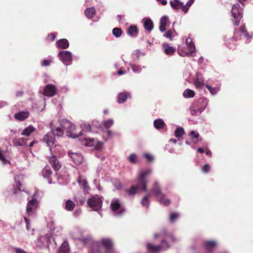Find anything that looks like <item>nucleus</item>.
I'll list each match as a JSON object with an SVG mask.
<instances>
[{"label": "nucleus", "instance_id": "1", "mask_svg": "<svg viewBox=\"0 0 253 253\" xmlns=\"http://www.w3.org/2000/svg\"><path fill=\"white\" fill-rule=\"evenodd\" d=\"M154 238H160L162 239V244L161 245L154 246L152 244L149 243L147 245V250L149 252L152 253H157L160 251H165L169 248V246L166 241V239L168 238H170L171 240L174 241L172 237L168 236L165 231H164L160 234H155Z\"/></svg>", "mask_w": 253, "mask_h": 253}, {"label": "nucleus", "instance_id": "2", "mask_svg": "<svg viewBox=\"0 0 253 253\" xmlns=\"http://www.w3.org/2000/svg\"><path fill=\"white\" fill-rule=\"evenodd\" d=\"M152 172L151 169H148L141 171L137 179V184L135 186H132L129 189L127 190V192L129 195H133L139 190H143L146 191L147 180L146 177Z\"/></svg>", "mask_w": 253, "mask_h": 253}, {"label": "nucleus", "instance_id": "3", "mask_svg": "<svg viewBox=\"0 0 253 253\" xmlns=\"http://www.w3.org/2000/svg\"><path fill=\"white\" fill-rule=\"evenodd\" d=\"M101 248H103L106 253H118L114 248L112 241L109 238H102L94 243L93 250L94 252L102 253Z\"/></svg>", "mask_w": 253, "mask_h": 253}, {"label": "nucleus", "instance_id": "4", "mask_svg": "<svg viewBox=\"0 0 253 253\" xmlns=\"http://www.w3.org/2000/svg\"><path fill=\"white\" fill-rule=\"evenodd\" d=\"M208 100L204 97H201L195 101L190 107L191 114L193 116H198L203 112L208 104Z\"/></svg>", "mask_w": 253, "mask_h": 253}, {"label": "nucleus", "instance_id": "5", "mask_svg": "<svg viewBox=\"0 0 253 253\" xmlns=\"http://www.w3.org/2000/svg\"><path fill=\"white\" fill-rule=\"evenodd\" d=\"M151 193V194L156 197L160 204L165 206H169L170 204V200L166 198L165 195L161 193L159 185L157 182H155L154 183Z\"/></svg>", "mask_w": 253, "mask_h": 253}, {"label": "nucleus", "instance_id": "6", "mask_svg": "<svg viewBox=\"0 0 253 253\" xmlns=\"http://www.w3.org/2000/svg\"><path fill=\"white\" fill-rule=\"evenodd\" d=\"M186 47L178 46L177 52L180 56L182 57L189 56L195 51L194 43L190 38L186 39Z\"/></svg>", "mask_w": 253, "mask_h": 253}, {"label": "nucleus", "instance_id": "7", "mask_svg": "<svg viewBox=\"0 0 253 253\" xmlns=\"http://www.w3.org/2000/svg\"><path fill=\"white\" fill-rule=\"evenodd\" d=\"M61 126L64 128L67 133V135L72 138H76L83 135L82 132H80L79 134L73 132L75 129V126L66 119H62L60 121Z\"/></svg>", "mask_w": 253, "mask_h": 253}, {"label": "nucleus", "instance_id": "8", "mask_svg": "<svg viewBox=\"0 0 253 253\" xmlns=\"http://www.w3.org/2000/svg\"><path fill=\"white\" fill-rule=\"evenodd\" d=\"M111 208L114 215L117 216H121L126 212L125 208L122 206L118 199H114L111 203Z\"/></svg>", "mask_w": 253, "mask_h": 253}, {"label": "nucleus", "instance_id": "9", "mask_svg": "<svg viewBox=\"0 0 253 253\" xmlns=\"http://www.w3.org/2000/svg\"><path fill=\"white\" fill-rule=\"evenodd\" d=\"M55 136L54 131L52 129L43 137V141L48 146L51 154L55 152V148L57 147V145L55 144Z\"/></svg>", "mask_w": 253, "mask_h": 253}, {"label": "nucleus", "instance_id": "10", "mask_svg": "<svg viewBox=\"0 0 253 253\" xmlns=\"http://www.w3.org/2000/svg\"><path fill=\"white\" fill-rule=\"evenodd\" d=\"M231 13L233 16L232 21L234 25L235 26H238L243 15V10L240 4L236 3L233 5Z\"/></svg>", "mask_w": 253, "mask_h": 253}, {"label": "nucleus", "instance_id": "11", "mask_svg": "<svg viewBox=\"0 0 253 253\" xmlns=\"http://www.w3.org/2000/svg\"><path fill=\"white\" fill-rule=\"evenodd\" d=\"M88 206L94 211L99 210L102 206V200L98 195H95L87 201Z\"/></svg>", "mask_w": 253, "mask_h": 253}, {"label": "nucleus", "instance_id": "12", "mask_svg": "<svg viewBox=\"0 0 253 253\" xmlns=\"http://www.w3.org/2000/svg\"><path fill=\"white\" fill-rule=\"evenodd\" d=\"M58 57L63 63L68 66L72 63V53L68 50L60 51L58 53Z\"/></svg>", "mask_w": 253, "mask_h": 253}, {"label": "nucleus", "instance_id": "13", "mask_svg": "<svg viewBox=\"0 0 253 253\" xmlns=\"http://www.w3.org/2000/svg\"><path fill=\"white\" fill-rule=\"evenodd\" d=\"M70 235L73 240H79L84 244H86L90 239V236L85 237L83 236L82 233L77 229L72 231Z\"/></svg>", "mask_w": 253, "mask_h": 253}, {"label": "nucleus", "instance_id": "14", "mask_svg": "<svg viewBox=\"0 0 253 253\" xmlns=\"http://www.w3.org/2000/svg\"><path fill=\"white\" fill-rule=\"evenodd\" d=\"M38 201L34 199H32L28 202L26 208V212L28 216L34 214L38 208Z\"/></svg>", "mask_w": 253, "mask_h": 253}, {"label": "nucleus", "instance_id": "15", "mask_svg": "<svg viewBox=\"0 0 253 253\" xmlns=\"http://www.w3.org/2000/svg\"><path fill=\"white\" fill-rule=\"evenodd\" d=\"M68 155L73 162L76 165H80L84 162L83 156L81 153L74 152H68Z\"/></svg>", "mask_w": 253, "mask_h": 253}, {"label": "nucleus", "instance_id": "16", "mask_svg": "<svg viewBox=\"0 0 253 253\" xmlns=\"http://www.w3.org/2000/svg\"><path fill=\"white\" fill-rule=\"evenodd\" d=\"M53 237H50L49 235L41 236L37 239V245L41 248L45 246L49 242H51V239Z\"/></svg>", "mask_w": 253, "mask_h": 253}, {"label": "nucleus", "instance_id": "17", "mask_svg": "<svg viewBox=\"0 0 253 253\" xmlns=\"http://www.w3.org/2000/svg\"><path fill=\"white\" fill-rule=\"evenodd\" d=\"M56 92V86L52 84H48L44 88L43 94L45 96L52 97L55 94Z\"/></svg>", "mask_w": 253, "mask_h": 253}, {"label": "nucleus", "instance_id": "18", "mask_svg": "<svg viewBox=\"0 0 253 253\" xmlns=\"http://www.w3.org/2000/svg\"><path fill=\"white\" fill-rule=\"evenodd\" d=\"M216 243L214 241H207L204 243V247L207 253H211L215 249Z\"/></svg>", "mask_w": 253, "mask_h": 253}, {"label": "nucleus", "instance_id": "19", "mask_svg": "<svg viewBox=\"0 0 253 253\" xmlns=\"http://www.w3.org/2000/svg\"><path fill=\"white\" fill-rule=\"evenodd\" d=\"M30 113L28 111H19L14 114V118L19 121H23L28 118Z\"/></svg>", "mask_w": 253, "mask_h": 253}, {"label": "nucleus", "instance_id": "20", "mask_svg": "<svg viewBox=\"0 0 253 253\" xmlns=\"http://www.w3.org/2000/svg\"><path fill=\"white\" fill-rule=\"evenodd\" d=\"M143 26L145 29L148 31H151L154 28L152 20L149 18H145L142 20Z\"/></svg>", "mask_w": 253, "mask_h": 253}, {"label": "nucleus", "instance_id": "21", "mask_svg": "<svg viewBox=\"0 0 253 253\" xmlns=\"http://www.w3.org/2000/svg\"><path fill=\"white\" fill-rule=\"evenodd\" d=\"M49 161L55 170H58L61 168V165L55 155L50 157Z\"/></svg>", "mask_w": 253, "mask_h": 253}, {"label": "nucleus", "instance_id": "22", "mask_svg": "<svg viewBox=\"0 0 253 253\" xmlns=\"http://www.w3.org/2000/svg\"><path fill=\"white\" fill-rule=\"evenodd\" d=\"M78 183L84 190L87 191L89 189L87 181L83 175L79 176Z\"/></svg>", "mask_w": 253, "mask_h": 253}, {"label": "nucleus", "instance_id": "23", "mask_svg": "<svg viewBox=\"0 0 253 253\" xmlns=\"http://www.w3.org/2000/svg\"><path fill=\"white\" fill-rule=\"evenodd\" d=\"M169 21L168 16H163L160 19V25L159 30L161 32H164L166 30V27Z\"/></svg>", "mask_w": 253, "mask_h": 253}, {"label": "nucleus", "instance_id": "24", "mask_svg": "<svg viewBox=\"0 0 253 253\" xmlns=\"http://www.w3.org/2000/svg\"><path fill=\"white\" fill-rule=\"evenodd\" d=\"M56 46L59 48L66 49L69 46V43L67 40L62 39L59 40L56 42Z\"/></svg>", "mask_w": 253, "mask_h": 253}, {"label": "nucleus", "instance_id": "25", "mask_svg": "<svg viewBox=\"0 0 253 253\" xmlns=\"http://www.w3.org/2000/svg\"><path fill=\"white\" fill-rule=\"evenodd\" d=\"M163 48L164 50L165 53L167 55H172L175 52V48L172 46H170L168 43H164L163 44Z\"/></svg>", "mask_w": 253, "mask_h": 253}, {"label": "nucleus", "instance_id": "26", "mask_svg": "<svg viewBox=\"0 0 253 253\" xmlns=\"http://www.w3.org/2000/svg\"><path fill=\"white\" fill-rule=\"evenodd\" d=\"M129 96L130 94L127 92H121L118 96V102L119 103H123L126 100Z\"/></svg>", "mask_w": 253, "mask_h": 253}, {"label": "nucleus", "instance_id": "27", "mask_svg": "<svg viewBox=\"0 0 253 253\" xmlns=\"http://www.w3.org/2000/svg\"><path fill=\"white\" fill-rule=\"evenodd\" d=\"M204 80L200 74L199 73L197 74L196 78L195 80V84L196 87L198 88L202 87L204 85Z\"/></svg>", "mask_w": 253, "mask_h": 253}, {"label": "nucleus", "instance_id": "28", "mask_svg": "<svg viewBox=\"0 0 253 253\" xmlns=\"http://www.w3.org/2000/svg\"><path fill=\"white\" fill-rule=\"evenodd\" d=\"M169 3L171 8L175 10L180 9L183 4V2L179 0H170Z\"/></svg>", "mask_w": 253, "mask_h": 253}, {"label": "nucleus", "instance_id": "29", "mask_svg": "<svg viewBox=\"0 0 253 253\" xmlns=\"http://www.w3.org/2000/svg\"><path fill=\"white\" fill-rule=\"evenodd\" d=\"M95 13L96 10L94 7L87 8L84 11V14L88 18H93Z\"/></svg>", "mask_w": 253, "mask_h": 253}, {"label": "nucleus", "instance_id": "30", "mask_svg": "<svg viewBox=\"0 0 253 253\" xmlns=\"http://www.w3.org/2000/svg\"><path fill=\"white\" fill-rule=\"evenodd\" d=\"M240 32L241 33V36L246 39L247 42H249L250 41V39L252 38V35H250L247 33L244 26H242L240 28Z\"/></svg>", "mask_w": 253, "mask_h": 253}, {"label": "nucleus", "instance_id": "31", "mask_svg": "<svg viewBox=\"0 0 253 253\" xmlns=\"http://www.w3.org/2000/svg\"><path fill=\"white\" fill-rule=\"evenodd\" d=\"M70 249L67 242L64 241L59 249L58 253H69Z\"/></svg>", "mask_w": 253, "mask_h": 253}, {"label": "nucleus", "instance_id": "32", "mask_svg": "<svg viewBox=\"0 0 253 253\" xmlns=\"http://www.w3.org/2000/svg\"><path fill=\"white\" fill-rule=\"evenodd\" d=\"M27 140L24 138L14 139L13 143L15 146H23L27 143Z\"/></svg>", "mask_w": 253, "mask_h": 253}, {"label": "nucleus", "instance_id": "33", "mask_svg": "<svg viewBox=\"0 0 253 253\" xmlns=\"http://www.w3.org/2000/svg\"><path fill=\"white\" fill-rule=\"evenodd\" d=\"M52 173L51 169L49 166H45L42 170V176L47 178H49Z\"/></svg>", "mask_w": 253, "mask_h": 253}, {"label": "nucleus", "instance_id": "34", "mask_svg": "<svg viewBox=\"0 0 253 253\" xmlns=\"http://www.w3.org/2000/svg\"><path fill=\"white\" fill-rule=\"evenodd\" d=\"M129 65L133 72L135 73H139L143 68H145V66L141 67L140 65H135L131 63H130Z\"/></svg>", "mask_w": 253, "mask_h": 253}, {"label": "nucleus", "instance_id": "35", "mask_svg": "<svg viewBox=\"0 0 253 253\" xmlns=\"http://www.w3.org/2000/svg\"><path fill=\"white\" fill-rule=\"evenodd\" d=\"M165 123L162 119H158L155 120L154 122V126L157 129H161L164 127Z\"/></svg>", "mask_w": 253, "mask_h": 253}, {"label": "nucleus", "instance_id": "36", "mask_svg": "<svg viewBox=\"0 0 253 253\" xmlns=\"http://www.w3.org/2000/svg\"><path fill=\"white\" fill-rule=\"evenodd\" d=\"M35 128L32 126H30L25 128L21 133V134L25 136H29L34 131Z\"/></svg>", "mask_w": 253, "mask_h": 253}, {"label": "nucleus", "instance_id": "37", "mask_svg": "<svg viewBox=\"0 0 253 253\" xmlns=\"http://www.w3.org/2000/svg\"><path fill=\"white\" fill-rule=\"evenodd\" d=\"M75 207V204L71 200H68L65 203V209L68 211H72Z\"/></svg>", "mask_w": 253, "mask_h": 253}, {"label": "nucleus", "instance_id": "38", "mask_svg": "<svg viewBox=\"0 0 253 253\" xmlns=\"http://www.w3.org/2000/svg\"><path fill=\"white\" fill-rule=\"evenodd\" d=\"M96 140L93 138H85L84 141V145L87 147H93Z\"/></svg>", "mask_w": 253, "mask_h": 253}, {"label": "nucleus", "instance_id": "39", "mask_svg": "<svg viewBox=\"0 0 253 253\" xmlns=\"http://www.w3.org/2000/svg\"><path fill=\"white\" fill-rule=\"evenodd\" d=\"M183 95L185 98L193 97L195 95V92L193 90L190 89H186L184 90Z\"/></svg>", "mask_w": 253, "mask_h": 253}, {"label": "nucleus", "instance_id": "40", "mask_svg": "<svg viewBox=\"0 0 253 253\" xmlns=\"http://www.w3.org/2000/svg\"><path fill=\"white\" fill-rule=\"evenodd\" d=\"M113 124L114 121L112 119H109L103 121L101 125L104 128L108 129L113 126Z\"/></svg>", "mask_w": 253, "mask_h": 253}, {"label": "nucleus", "instance_id": "41", "mask_svg": "<svg viewBox=\"0 0 253 253\" xmlns=\"http://www.w3.org/2000/svg\"><path fill=\"white\" fill-rule=\"evenodd\" d=\"M128 34L131 37L135 36L137 33V28L136 26H130L128 30Z\"/></svg>", "mask_w": 253, "mask_h": 253}, {"label": "nucleus", "instance_id": "42", "mask_svg": "<svg viewBox=\"0 0 253 253\" xmlns=\"http://www.w3.org/2000/svg\"><path fill=\"white\" fill-rule=\"evenodd\" d=\"M206 86L212 95H215V94H216L217 92L220 89L219 86H216L215 87H212L211 86H210L209 84H206Z\"/></svg>", "mask_w": 253, "mask_h": 253}, {"label": "nucleus", "instance_id": "43", "mask_svg": "<svg viewBox=\"0 0 253 253\" xmlns=\"http://www.w3.org/2000/svg\"><path fill=\"white\" fill-rule=\"evenodd\" d=\"M141 203L143 207L148 208L150 204V200L148 196H145L143 197L141 200Z\"/></svg>", "mask_w": 253, "mask_h": 253}, {"label": "nucleus", "instance_id": "44", "mask_svg": "<svg viewBox=\"0 0 253 253\" xmlns=\"http://www.w3.org/2000/svg\"><path fill=\"white\" fill-rule=\"evenodd\" d=\"M127 160L131 164H136L138 161L137 156L135 154L132 153L127 157Z\"/></svg>", "mask_w": 253, "mask_h": 253}, {"label": "nucleus", "instance_id": "45", "mask_svg": "<svg viewBox=\"0 0 253 253\" xmlns=\"http://www.w3.org/2000/svg\"><path fill=\"white\" fill-rule=\"evenodd\" d=\"M184 129L181 127H177L174 131V135L176 137H180L184 134Z\"/></svg>", "mask_w": 253, "mask_h": 253}, {"label": "nucleus", "instance_id": "46", "mask_svg": "<svg viewBox=\"0 0 253 253\" xmlns=\"http://www.w3.org/2000/svg\"><path fill=\"white\" fill-rule=\"evenodd\" d=\"M113 35L117 38H119L122 34V31L121 28H115L112 30Z\"/></svg>", "mask_w": 253, "mask_h": 253}, {"label": "nucleus", "instance_id": "47", "mask_svg": "<svg viewBox=\"0 0 253 253\" xmlns=\"http://www.w3.org/2000/svg\"><path fill=\"white\" fill-rule=\"evenodd\" d=\"M175 33V31L174 29L169 30L167 32H166L164 35V37L167 38H169L170 40H172V37L173 36L174 34Z\"/></svg>", "mask_w": 253, "mask_h": 253}, {"label": "nucleus", "instance_id": "48", "mask_svg": "<svg viewBox=\"0 0 253 253\" xmlns=\"http://www.w3.org/2000/svg\"><path fill=\"white\" fill-rule=\"evenodd\" d=\"M103 144L100 141H96L93 148L97 151H100L102 149Z\"/></svg>", "mask_w": 253, "mask_h": 253}, {"label": "nucleus", "instance_id": "49", "mask_svg": "<svg viewBox=\"0 0 253 253\" xmlns=\"http://www.w3.org/2000/svg\"><path fill=\"white\" fill-rule=\"evenodd\" d=\"M0 160L3 165H6L9 162L3 155V152L0 149Z\"/></svg>", "mask_w": 253, "mask_h": 253}, {"label": "nucleus", "instance_id": "50", "mask_svg": "<svg viewBox=\"0 0 253 253\" xmlns=\"http://www.w3.org/2000/svg\"><path fill=\"white\" fill-rule=\"evenodd\" d=\"M179 217V214L176 212H173L170 214L169 220L171 222H173Z\"/></svg>", "mask_w": 253, "mask_h": 253}, {"label": "nucleus", "instance_id": "51", "mask_svg": "<svg viewBox=\"0 0 253 253\" xmlns=\"http://www.w3.org/2000/svg\"><path fill=\"white\" fill-rule=\"evenodd\" d=\"M54 133L55 135L58 137H60L63 135L64 131L61 128L58 127L56 128Z\"/></svg>", "mask_w": 253, "mask_h": 253}, {"label": "nucleus", "instance_id": "52", "mask_svg": "<svg viewBox=\"0 0 253 253\" xmlns=\"http://www.w3.org/2000/svg\"><path fill=\"white\" fill-rule=\"evenodd\" d=\"M189 135L192 137V138H195L197 139L195 143H197L198 141V138L199 136V134L198 132L192 130L190 132Z\"/></svg>", "mask_w": 253, "mask_h": 253}, {"label": "nucleus", "instance_id": "53", "mask_svg": "<svg viewBox=\"0 0 253 253\" xmlns=\"http://www.w3.org/2000/svg\"><path fill=\"white\" fill-rule=\"evenodd\" d=\"M83 130L89 131L91 130V126L89 124H83L81 125Z\"/></svg>", "mask_w": 253, "mask_h": 253}, {"label": "nucleus", "instance_id": "54", "mask_svg": "<svg viewBox=\"0 0 253 253\" xmlns=\"http://www.w3.org/2000/svg\"><path fill=\"white\" fill-rule=\"evenodd\" d=\"M51 62H52L51 60L43 59L42 61L41 64L42 66H48L50 65V64H51Z\"/></svg>", "mask_w": 253, "mask_h": 253}, {"label": "nucleus", "instance_id": "55", "mask_svg": "<svg viewBox=\"0 0 253 253\" xmlns=\"http://www.w3.org/2000/svg\"><path fill=\"white\" fill-rule=\"evenodd\" d=\"M210 170V166L209 164H206L205 165L202 169V170L204 173H207Z\"/></svg>", "mask_w": 253, "mask_h": 253}, {"label": "nucleus", "instance_id": "56", "mask_svg": "<svg viewBox=\"0 0 253 253\" xmlns=\"http://www.w3.org/2000/svg\"><path fill=\"white\" fill-rule=\"evenodd\" d=\"M134 54L136 56L137 58L138 59L140 56H144L145 55V53L137 49L135 51Z\"/></svg>", "mask_w": 253, "mask_h": 253}, {"label": "nucleus", "instance_id": "57", "mask_svg": "<svg viewBox=\"0 0 253 253\" xmlns=\"http://www.w3.org/2000/svg\"><path fill=\"white\" fill-rule=\"evenodd\" d=\"M144 156L148 162H152L154 160L153 156L150 154L146 153L144 154Z\"/></svg>", "mask_w": 253, "mask_h": 253}, {"label": "nucleus", "instance_id": "58", "mask_svg": "<svg viewBox=\"0 0 253 253\" xmlns=\"http://www.w3.org/2000/svg\"><path fill=\"white\" fill-rule=\"evenodd\" d=\"M189 6H188L187 5H186V4H184V3L183 2V4H182V6H181V10L184 12V13H186L189 8Z\"/></svg>", "mask_w": 253, "mask_h": 253}, {"label": "nucleus", "instance_id": "59", "mask_svg": "<svg viewBox=\"0 0 253 253\" xmlns=\"http://www.w3.org/2000/svg\"><path fill=\"white\" fill-rule=\"evenodd\" d=\"M14 250H15V253H28L25 250L20 248H14Z\"/></svg>", "mask_w": 253, "mask_h": 253}, {"label": "nucleus", "instance_id": "60", "mask_svg": "<svg viewBox=\"0 0 253 253\" xmlns=\"http://www.w3.org/2000/svg\"><path fill=\"white\" fill-rule=\"evenodd\" d=\"M24 218L25 222L26 223V228L27 230H29L31 228L30 221L26 216H24Z\"/></svg>", "mask_w": 253, "mask_h": 253}, {"label": "nucleus", "instance_id": "61", "mask_svg": "<svg viewBox=\"0 0 253 253\" xmlns=\"http://www.w3.org/2000/svg\"><path fill=\"white\" fill-rule=\"evenodd\" d=\"M106 135H107V138L111 137L113 136V132L111 130L108 129L106 131Z\"/></svg>", "mask_w": 253, "mask_h": 253}, {"label": "nucleus", "instance_id": "62", "mask_svg": "<svg viewBox=\"0 0 253 253\" xmlns=\"http://www.w3.org/2000/svg\"><path fill=\"white\" fill-rule=\"evenodd\" d=\"M115 185L117 187V188L118 189H121V187H122L121 183H120V181H119L117 180L116 181V184H115Z\"/></svg>", "mask_w": 253, "mask_h": 253}, {"label": "nucleus", "instance_id": "63", "mask_svg": "<svg viewBox=\"0 0 253 253\" xmlns=\"http://www.w3.org/2000/svg\"><path fill=\"white\" fill-rule=\"evenodd\" d=\"M118 17L119 18V21L120 22V23H123L124 22V16H122V15H118Z\"/></svg>", "mask_w": 253, "mask_h": 253}, {"label": "nucleus", "instance_id": "64", "mask_svg": "<svg viewBox=\"0 0 253 253\" xmlns=\"http://www.w3.org/2000/svg\"><path fill=\"white\" fill-rule=\"evenodd\" d=\"M55 38V35L53 33L50 34L48 35V39L51 40H54Z\"/></svg>", "mask_w": 253, "mask_h": 253}]
</instances>
